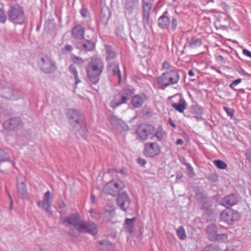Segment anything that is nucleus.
I'll list each match as a JSON object with an SVG mask.
<instances>
[{
  "mask_svg": "<svg viewBox=\"0 0 251 251\" xmlns=\"http://www.w3.org/2000/svg\"><path fill=\"white\" fill-rule=\"evenodd\" d=\"M61 223L66 226H73L76 230L80 233H87L95 236L98 232L95 223L91 221H84L78 213H73L65 218Z\"/></svg>",
  "mask_w": 251,
  "mask_h": 251,
  "instance_id": "obj_1",
  "label": "nucleus"
},
{
  "mask_svg": "<svg viewBox=\"0 0 251 251\" xmlns=\"http://www.w3.org/2000/svg\"><path fill=\"white\" fill-rule=\"evenodd\" d=\"M67 116L71 125L80 127V134L84 136L87 133V127L84 115L75 109H69Z\"/></svg>",
  "mask_w": 251,
  "mask_h": 251,
  "instance_id": "obj_2",
  "label": "nucleus"
},
{
  "mask_svg": "<svg viewBox=\"0 0 251 251\" xmlns=\"http://www.w3.org/2000/svg\"><path fill=\"white\" fill-rule=\"evenodd\" d=\"M7 15L9 20L15 25H22L25 23L26 16L24 10L19 4H10Z\"/></svg>",
  "mask_w": 251,
  "mask_h": 251,
  "instance_id": "obj_3",
  "label": "nucleus"
},
{
  "mask_svg": "<svg viewBox=\"0 0 251 251\" xmlns=\"http://www.w3.org/2000/svg\"><path fill=\"white\" fill-rule=\"evenodd\" d=\"M179 79V75L176 70H170L163 73L161 76L157 79L158 84L162 86V89H164L170 85L176 83Z\"/></svg>",
  "mask_w": 251,
  "mask_h": 251,
  "instance_id": "obj_4",
  "label": "nucleus"
},
{
  "mask_svg": "<svg viewBox=\"0 0 251 251\" xmlns=\"http://www.w3.org/2000/svg\"><path fill=\"white\" fill-rule=\"evenodd\" d=\"M103 68L102 64H89L87 73L92 83L96 84L99 81Z\"/></svg>",
  "mask_w": 251,
  "mask_h": 251,
  "instance_id": "obj_5",
  "label": "nucleus"
},
{
  "mask_svg": "<svg viewBox=\"0 0 251 251\" xmlns=\"http://www.w3.org/2000/svg\"><path fill=\"white\" fill-rule=\"evenodd\" d=\"M161 147L156 142H147L144 144L143 153L149 157H153L161 152Z\"/></svg>",
  "mask_w": 251,
  "mask_h": 251,
  "instance_id": "obj_6",
  "label": "nucleus"
},
{
  "mask_svg": "<svg viewBox=\"0 0 251 251\" xmlns=\"http://www.w3.org/2000/svg\"><path fill=\"white\" fill-rule=\"evenodd\" d=\"M220 218L222 221L229 225L238 220L239 214L233 209L226 208L221 212Z\"/></svg>",
  "mask_w": 251,
  "mask_h": 251,
  "instance_id": "obj_7",
  "label": "nucleus"
},
{
  "mask_svg": "<svg viewBox=\"0 0 251 251\" xmlns=\"http://www.w3.org/2000/svg\"><path fill=\"white\" fill-rule=\"evenodd\" d=\"M154 130V127L150 124H141L138 126L136 131L139 138L142 140H146L148 137Z\"/></svg>",
  "mask_w": 251,
  "mask_h": 251,
  "instance_id": "obj_8",
  "label": "nucleus"
},
{
  "mask_svg": "<svg viewBox=\"0 0 251 251\" xmlns=\"http://www.w3.org/2000/svg\"><path fill=\"white\" fill-rule=\"evenodd\" d=\"M116 202L117 205L122 210L126 212L127 210L129 208L131 200L126 192H123L118 194Z\"/></svg>",
  "mask_w": 251,
  "mask_h": 251,
  "instance_id": "obj_9",
  "label": "nucleus"
},
{
  "mask_svg": "<svg viewBox=\"0 0 251 251\" xmlns=\"http://www.w3.org/2000/svg\"><path fill=\"white\" fill-rule=\"evenodd\" d=\"M171 98L176 99V101H172L171 102V106L176 111L181 113H183L184 110L186 108V102L181 95L177 94L169 98V99Z\"/></svg>",
  "mask_w": 251,
  "mask_h": 251,
  "instance_id": "obj_10",
  "label": "nucleus"
},
{
  "mask_svg": "<svg viewBox=\"0 0 251 251\" xmlns=\"http://www.w3.org/2000/svg\"><path fill=\"white\" fill-rule=\"evenodd\" d=\"M109 121L113 127L120 132L127 131L128 127L127 124L122 119L116 116H112L109 118Z\"/></svg>",
  "mask_w": 251,
  "mask_h": 251,
  "instance_id": "obj_11",
  "label": "nucleus"
},
{
  "mask_svg": "<svg viewBox=\"0 0 251 251\" xmlns=\"http://www.w3.org/2000/svg\"><path fill=\"white\" fill-rule=\"evenodd\" d=\"M50 196L51 193L50 191L46 192L44 195L43 200L39 201L37 203L39 206L43 208L49 214H51L50 208L52 204V199L50 198Z\"/></svg>",
  "mask_w": 251,
  "mask_h": 251,
  "instance_id": "obj_12",
  "label": "nucleus"
},
{
  "mask_svg": "<svg viewBox=\"0 0 251 251\" xmlns=\"http://www.w3.org/2000/svg\"><path fill=\"white\" fill-rule=\"evenodd\" d=\"M13 89V84L6 81H3V86L1 88V93H0V96L7 99L16 100L18 99V97L14 96L11 94Z\"/></svg>",
  "mask_w": 251,
  "mask_h": 251,
  "instance_id": "obj_13",
  "label": "nucleus"
},
{
  "mask_svg": "<svg viewBox=\"0 0 251 251\" xmlns=\"http://www.w3.org/2000/svg\"><path fill=\"white\" fill-rule=\"evenodd\" d=\"M25 180V178L23 176L17 177V192L22 199H26L28 197L27 188Z\"/></svg>",
  "mask_w": 251,
  "mask_h": 251,
  "instance_id": "obj_14",
  "label": "nucleus"
},
{
  "mask_svg": "<svg viewBox=\"0 0 251 251\" xmlns=\"http://www.w3.org/2000/svg\"><path fill=\"white\" fill-rule=\"evenodd\" d=\"M143 2V23L144 26H146L149 24L150 11L152 7L151 2L150 0H142Z\"/></svg>",
  "mask_w": 251,
  "mask_h": 251,
  "instance_id": "obj_15",
  "label": "nucleus"
},
{
  "mask_svg": "<svg viewBox=\"0 0 251 251\" xmlns=\"http://www.w3.org/2000/svg\"><path fill=\"white\" fill-rule=\"evenodd\" d=\"M20 124V118L19 117H14L5 121L3 124V126L6 129L12 130L17 127Z\"/></svg>",
  "mask_w": 251,
  "mask_h": 251,
  "instance_id": "obj_16",
  "label": "nucleus"
},
{
  "mask_svg": "<svg viewBox=\"0 0 251 251\" xmlns=\"http://www.w3.org/2000/svg\"><path fill=\"white\" fill-rule=\"evenodd\" d=\"M72 36L76 40H82L84 37V28L80 25L74 26L72 29Z\"/></svg>",
  "mask_w": 251,
  "mask_h": 251,
  "instance_id": "obj_17",
  "label": "nucleus"
},
{
  "mask_svg": "<svg viewBox=\"0 0 251 251\" xmlns=\"http://www.w3.org/2000/svg\"><path fill=\"white\" fill-rule=\"evenodd\" d=\"M168 11H165L163 15L160 16L158 19V24L159 27L163 29H168L170 25V20L166 16Z\"/></svg>",
  "mask_w": 251,
  "mask_h": 251,
  "instance_id": "obj_18",
  "label": "nucleus"
},
{
  "mask_svg": "<svg viewBox=\"0 0 251 251\" xmlns=\"http://www.w3.org/2000/svg\"><path fill=\"white\" fill-rule=\"evenodd\" d=\"M127 100L125 96L119 92L114 97V100L111 102L113 108H115L121 104L126 103Z\"/></svg>",
  "mask_w": 251,
  "mask_h": 251,
  "instance_id": "obj_19",
  "label": "nucleus"
},
{
  "mask_svg": "<svg viewBox=\"0 0 251 251\" xmlns=\"http://www.w3.org/2000/svg\"><path fill=\"white\" fill-rule=\"evenodd\" d=\"M136 218L133 217L131 219L126 218L124 224V227L126 232L133 233L135 230V221Z\"/></svg>",
  "mask_w": 251,
  "mask_h": 251,
  "instance_id": "obj_20",
  "label": "nucleus"
},
{
  "mask_svg": "<svg viewBox=\"0 0 251 251\" xmlns=\"http://www.w3.org/2000/svg\"><path fill=\"white\" fill-rule=\"evenodd\" d=\"M206 232L208 235L209 239L211 241H216L215 237L217 234V227L214 224L209 225L206 227Z\"/></svg>",
  "mask_w": 251,
  "mask_h": 251,
  "instance_id": "obj_21",
  "label": "nucleus"
},
{
  "mask_svg": "<svg viewBox=\"0 0 251 251\" xmlns=\"http://www.w3.org/2000/svg\"><path fill=\"white\" fill-rule=\"evenodd\" d=\"M146 96L144 94L141 95H135L131 100V103L135 108H139L142 106L144 100H146Z\"/></svg>",
  "mask_w": 251,
  "mask_h": 251,
  "instance_id": "obj_22",
  "label": "nucleus"
},
{
  "mask_svg": "<svg viewBox=\"0 0 251 251\" xmlns=\"http://www.w3.org/2000/svg\"><path fill=\"white\" fill-rule=\"evenodd\" d=\"M237 200L234 194H230L226 197L222 201V204L227 207H229L234 205Z\"/></svg>",
  "mask_w": 251,
  "mask_h": 251,
  "instance_id": "obj_23",
  "label": "nucleus"
},
{
  "mask_svg": "<svg viewBox=\"0 0 251 251\" xmlns=\"http://www.w3.org/2000/svg\"><path fill=\"white\" fill-rule=\"evenodd\" d=\"M166 137L165 132L161 127H158L154 134L151 136V140L152 141H161Z\"/></svg>",
  "mask_w": 251,
  "mask_h": 251,
  "instance_id": "obj_24",
  "label": "nucleus"
},
{
  "mask_svg": "<svg viewBox=\"0 0 251 251\" xmlns=\"http://www.w3.org/2000/svg\"><path fill=\"white\" fill-rule=\"evenodd\" d=\"M99 244L101 246L100 250L102 251H113L115 248L113 244L106 240L99 241Z\"/></svg>",
  "mask_w": 251,
  "mask_h": 251,
  "instance_id": "obj_25",
  "label": "nucleus"
},
{
  "mask_svg": "<svg viewBox=\"0 0 251 251\" xmlns=\"http://www.w3.org/2000/svg\"><path fill=\"white\" fill-rule=\"evenodd\" d=\"M195 193V197L199 205L203 202H204V201L208 199L207 196L204 194L203 192L201 191L199 189H197Z\"/></svg>",
  "mask_w": 251,
  "mask_h": 251,
  "instance_id": "obj_26",
  "label": "nucleus"
},
{
  "mask_svg": "<svg viewBox=\"0 0 251 251\" xmlns=\"http://www.w3.org/2000/svg\"><path fill=\"white\" fill-rule=\"evenodd\" d=\"M41 70L46 74H51L54 72L56 67L55 64H41Z\"/></svg>",
  "mask_w": 251,
  "mask_h": 251,
  "instance_id": "obj_27",
  "label": "nucleus"
},
{
  "mask_svg": "<svg viewBox=\"0 0 251 251\" xmlns=\"http://www.w3.org/2000/svg\"><path fill=\"white\" fill-rule=\"evenodd\" d=\"M110 184H112L111 181L108 182L104 187L103 191L107 194L110 195L113 197H115L118 195L117 191L114 188V186L112 187Z\"/></svg>",
  "mask_w": 251,
  "mask_h": 251,
  "instance_id": "obj_28",
  "label": "nucleus"
},
{
  "mask_svg": "<svg viewBox=\"0 0 251 251\" xmlns=\"http://www.w3.org/2000/svg\"><path fill=\"white\" fill-rule=\"evenodd\" d=\"M191 111L193 114L196 115L195 118L197 119H199L201 114L204 112L202 107L197 104L192 106Z\"/></svg>",
  "mask_w": 251,
  "mask_h": 251,
  "instance_id": "obj_29",
  "label": "nucleus"
},
{
  "mask_svg": "<svg viewBox=\"0 0 251 251\" xmlns=\"http://www.w3.org/2000/svg\"><path fill=\"white\" fill-rule=\"evenodd\" d=\"M200 205L201 206V209L205 210L207 214H210L211 213L212 204L208 199L200 204Z\"/></svg>",
  "mask_w": 251,
  "mask_h": 251,
  "instance_id": "obj_30",
  "label": "nucleus"
},
{
  "mask_svg": "<svg viewBox=\"0 0 251 251\" xmlns=\"http://www.w3.org/2000/svg\"><path fill=\"white\" fill-rule=\"evenodd\" d=\"M188 44H189V46L193 49H195L198 47H199L201 45V40L200 39L196 38L195 37H192L190 40L188 42Z\"/></svg>",
  "mask_w": 251,
  "mask_h": 251,
  "instance_id": "obj_31",
  "label": "nucleus"
},
{
  "mask_svg": "<svg viewBox=\"0 0 251 251\" xmlns=\"http://www.w3.org/2000/svg\"><path fill=\"white\" fill-rule=\"evenodd\" d=\"M112 184H110L112 187L114 186L115 191L117 192L118 194L120 193L125 187V185L124 182L122 181H111Z\"/></svg>",
  "mask_w": 251,
  "mask_h": 251,
  "instance_id": "obj_32",
  "label": "nucleus"
},
{
  "mask_svg": "<svg viewBox=\"0 0 251 251\" xmlns=\"http://www.w3.org/2000/svg\"><path fill=\"white\" fill-rule=\"evenodd\" d=\"M95 47L94 43L90 40H86L81 45V48L86 51H91Z\"/></svg>",
  "mask_w": 251,
  "mask_h": 251,
  "instance_id": "obj_33",
  "label": "nucleus"
},
{
  "mask_svg": "<svg viewBox=\"0 0 251 251\" xmlns=\"http://www.w3.org/2000/svg\"><path fill=\"white\" fill-rule=\"evenodd\" d=\"M120 93L125 96L126 100L130 99L134 93V89L130 88H125L123 89Z\"/></svg>",
  "mask_w": 251,
  "mask_h": 251,
  "instance_id": "obj_34",
  "label": "nucleus"
},
{
  "mask_svg": "<svg viewBox=\"0 0 251 251\" xmlns=\"http://www.w3.org/2000/svg\"><path fill=\"white\" fill-rule=\"evenodd\" d=\"M176 234L180 240H184L186 237L185 229L182 226L176 229Z\"/></svg>",
  "mask_w": 251,
  "mask_h": 251,
  "instance_id": "obj_35",
  "label": "nucleus"
},
{
  "mask_svg": "<svg viewBox=\"0 0 251 251\" xmlns=\"http://www.w3.org/2000/svg\"><path fill=\"white\" fill-rule=\"evenodd\" d=\"M135 6L134 0H126L125 3V8L129 12L131 13Z\"/></svg>",
  "mask_w": 251,
  "mask_h": 251,
  "instance_id": "obj_36",
  "label": "nucleus"
},
{
  "mask_svg": "<svg viewBox=\"0 0 251 251\" xmlns=\"http://www.w3.org/2000/svg\"><path fill=\"white\" fill-rule=\"evenodd\" d=\"M106 60L109 61L114 59L116 56L115 52L111 49L110 47L106 48Z\"/></svg>",
  "mask_w": 251,
  "mask_h": 251,
  "instance_id": "obj_37",
  "label": "nucleus"
},
{
  "mask_svg": "<svg viewBox=\"0 0 251 251\" xmlns=\"http://www.w3.org/2000/svg\"><path fill=\"white\" fill-rule=\"evenodd\" d=\"M206 178L211 182H216L219 179V176L216 173H212L207 175Z\"/></svg>",
  "mask_w": 251,
  "mask_h": 251,
  "instance_id": "obj_38",
  "label": "nucleus"
},
{
  "mask_svg": "<svg viewBox=\"0 0 251 251\" xmlns=\"http://www.w3.org/2000/svg\"><path fill=\"white\" fill-rule=\"evenodd\" d=\"M9 159L8 154L3 150L0 148V164L3 162L8 161Z\"/></svg>",
  "mask_w": 251,
  "mask_h": 251,
  "instance_id": "obj_39",
  "label": "nucleus"
},
{
  "mask_svg": "<svg viewBox=\"0 0 251 251\" xmlns=\"http://www.w3.org/2000/svg\"><path fill=\"white\" fill-rule=\"evenodd\" d=\"M201 251H220V250L217 245L210 244L206 246Z\"/></svg>",
  "mask_w": 251,
  "mask_h": 251,
  "instance_id": "obj_40",
  "label": "nucleus"
},
{
  "mask_svg": "<svg viewBox=\"0 0 251 251\" xmlns=\"http://www.w3.org/2000/svg\"><path fill=\"white\" fill-rule=\"evenodd\" d=\"M213 163L218 168L220 169H225L227 167V164L221 160H214Z\"/></svg>",
  "mask_w": 251,
  "mask_h": 251,
  "instance_id": "obj_41",
  "label": "nucleus"
},
{
  "mask_svg": "<svg viewBox=\"0 0 251 251\" xmlns=\"http://www.w3.org/2000/svg\"><path fill=\"white\" fill-rule=\"evenodd\" d=\"M80 13L82 17L85 19L87 21L90 20V14L89 11L87 9L85 8H82L80 10Z\"/></svg>",
  "mask_w": 251,
  "mask_h": 251,
  "instance_id": "obj_42",
  "label": "nucleus"
},
{
  "mask_svg": "<svg viewBox=\"0 0 251 251\" xmlns=\"http://www.w3.org/2000/svg\"><path fill=\"white\" fill-rule=\"evenodd\" d=\"M113 74L114 75H117L119 77V82L121 81V71L120 70V69L118 66H115L113 68Z\"/></svg>",
  "mask_w": 251,
  "mask_h": 251,
  "instance_id": "obj_43",
  "label": "nucleus"
},
{
  "mask_svg": "<svg viewBox=\"0 0 251 251\" xmlns=\"http://www.w3.org/2000/svg\"><path fill=\"white\" fill-rule=\"evenodd\" d=\"M241 81H242V79L240 78H239L234 80L232 83H231L229 84V86L233 90L237 91V90L234 88V86L239 84V83H240L241 82Z\"/></svg>",
  "mask_w": 251,
  "mask_h": 251,
  "instance_id": "obj_44",
  "label": "nucleus"
},
{
  "mask_svg": "<svg viewBox=\"0 0 251 251\" xmlns=\"http://www.w3.org/2000/svg\"><path fill=\"white\" fill-rule=\"evenodd\" d=\"M224 109L226 112L227 115L231 118H232L234 115V110L228 107L224 106Z\"/></svg>",
  "mask_w": 251,
  "mask_h": 251,
  "instance_id": "obj_45",
  "label": "nucleus"
},
{
  "mask_svg": "<svg viewBox=\"0 0 251 251\" xmlns=\"http://www.w3.org/2000/svg\"><path fill=\"white\" fill-rule=\"evenodd\" d=\"M6 21V16L4 10L0 8V23H5Z\"/></svg>",
  "mask_w": 251,
  "mask_h": 251,
  "instance_id": "obj_46",
  "label": "nucleus"
},
{
  "mask_svg": "<svg viewBox=\"0 0 251 251\" xmlns=\"http://www.w3.org/2000/svg\"><path fill=\"white\" fill-rule=\"evenodd\" d=\"M73 47L70 45H66L62 49V52L63 53H66L68 52H70L73 50Z\"/></svg>",
  "mask_w": 251,
  "mask_h": 251,
  "instance_id": "obj_47",
  "label": "nucleus"
},
{
  "mask_svg": "<svg viewBox=\"0 0 251 251\" xmlns=\"http://www.w3.org/2000/svg\"><path fill=\"white\" fill-rule=\"evenodd\" d=\"M227 238V235L226 234H217L215 238L216 241L224 240L226 239Z\"/></svg>",
  "mask_w": 251,
  "mask_h": 251,
  "instance_id": "obj_48",
  "label": "nucleus"
},
{
  "mask_svg": "<svg viewBox=\"0 0 251 251\" xmlns=\"http://www.w3.org/2000/svg\"><path fill=\"white\" fill-rule=\"evenodd\" d=\"M69 71L74 75V76L77 75V71L74 64H72L70 66Z\"/></svg>",
  "mask_w": 251,
  "mask_h": 251,
  "instance_id": "obj_49",
  "label": "nucleus"
},
{
  "mask_svg": "<svg viewBox=\"0 0 251 251\" xmlns=\"http://www.w3.org/2000/svg\"><path fill=\"white\" fill-rule=\"evenodd\" d=\"M171 26L173 30H175L176 29L177 27V21L175 18H173L172 20Z\"/></svg>",
  "mask_w": 251,
  "mask_h": 251,
  "instance_id": "obj_50",
  "label": "nucleus"
},
{
  "mask_svg": "<svg viewBox=\"0 0 251 251\" xmlns=\"http://www.w3.org/2000/svg\"><path fill=\"white\" fill-rule=\"evenodd\" d=\"M237 71L242 75L247 76H251V74H249L247 73H246L242 68H237Z\"/></svg>",
  "mask_w": 251,
  "mask_h": 251,
  "instance_id": "obj_51",
  "label": "nucleus"
},
{
  "mask_svg": "<svg viewBox=\"0 0 251 251\" xmlns=\"http://www.w3.org/2000/svg\"><path fill=\"white\" fill-rule=\"evenodd\" d=\"M71 59L74 63H81L82 61L81 58L73 55H72Z\"/></svg>",
  "mask_w": 251,
  "mask_h": 251,
  "instance_id": "obj_52",
  "label": "nucleus"
},
{
  "mask_svg": "<svg viewBox=\"0 0 251 251\" xmlns=\"http://www.w3.org/2000/svg\"><path fill=\"white\" fill-rule=\"evenodd\" d=\"M245 155L246 159L251 163V148L247 151Z\"/></svg>",
  "mask_w": 251,
  "mask_h": 251,
  "instance_id": "obj_53",
  "label": "nucleus"
},
{
  "mask_svg": "<svg viewBox=\"0 0 251 251\" xmlns=\"http://www.w3.org/2000/svg\"><path fill=\"white\" fill-rule=\"evenodd\" d=\"M11 94H13L14 96L18 97L19 99L21 97V92L16 89H12Z\"/></svg>",
  "mask_w": 251,
  "mask_h": 251,
  "instance_id": "obj_54",
  "label": "nucleus"
},
{
  "mask_svg": "<svg viewBox=\"0 0 251 251\" xmlns=\"http://www.w3.org/2000/svg\"><path fill=\"white\" fill-rule=\"evenodd\" d=\"M243 53L244 55L251 58V52L250 50L247 49H244L243 50Z\"/></svg>",
  "mask_w": 251,
  "mask_h": 251,
  "instance_id": "obj_55",
  "label": "nucleus"
},
{
  "mask_svg": "<svg viewBox=\"0 0 251 251\" xmlns=\"http://www.w3.org/2000/svg\"><path fill=\"white\" fill-rule=\"evenodd\" d=\"M137 162L140 164L142 166H144L146 163L145 159L142 158H138L137 159Z\"/></svg>",
  "mask_w": 251,
  "mask_h": 251,
  "instance_id": "obj_56",
  "label": "nucleus"
},
{
  "mask_svg": "<svg viewBox=\"0 0 251 251\" xmlns=\"http://www.w3.org/2000/svg\"><path fill=\"white\" fill-rule=\"evenodd\" d=\"M142 50L145 52V54L144 55V56H146L150 53V50L146 47L143 48Z\"/></svg>",
  "mask_w": 251,
  "mask_h": 251,
  "instance_id": "obj_57",
  "label": "nucleus"
},
{
  "mask_svg": "<svg viewBox=\"0 0 251 251\" xmlns=\"http://www.w3.org/2000/svg\"><path fill=\"white\" fill-rule=\"evenodd\" d=\"M74 77H75V86H76L77 84L80 82V80L79 79L78 75H76L74 76Z\"/></svg>",
  "mask_w": 251,
  "mask_h": 251,
  "instance_id": "obj_58",
  "label": "nucleus"
},
{
  "mask_svg": "<svg viewBox=\"0 0 251 251\" xmlns=\"http://www.w3.org/2000/svg\"><path fill=\"white\" fill-rule=\"evenodd\" d=\"M169 123L172 127H175L176 126L175 123L171 119L169 120Z\"/></svg>",
  "mask_w": 251,
  "mask_h": 251,
  "instance_id": "obj_59",
  "label": "nucleus"
},
{
  "mask_svg": "<svg viewBox=\"0 0 251 251\" xmlns=\"http://www.w3.org/2000/svg\"><path fill=\"white\" fill-rule=\"evenodd\" d=\"M183 143V141L181 139H178L176 140V145H182Z\"/></svg>",
  "mask_w": 251,
  "mask_h": 251,
  "instance_id": "obj_60",
  "label": "nucleus"
},
{
  "mask_svg": "<svg viewBox=\"0 0 251 251\" xmlns=\"http://www.w3.org/2000/svg\"><path fill=\"white\" fill-rule=\"evenodd\" d=\"M186 167H187V169L190 171H193V168L191 166V165L189 163H187L186 164Z\"/></svg>",
  "mask_w": 251,
  "mask_h": 251,
  "instance_id": "obj_61",
  "label": "nucleus"
},
{
  "mask_svg": "<svg viewBox=\"0 0 251 251\" xmlns=\"http://www.w3.org/2000/svg\"><path fill=\"white\" fill-rule=\"evenodd\" d=\"M91 201L93 203H95L96 202V198L94 194L91 195Z\"/></svg>",
  "mask_w": 251,
  "mask_h": 251,
  "instance_id": "obj_62",
  "label": "nucleus"
},
{
  "mask_svg": "<svg viewBox=\"0 0 251 251\" xmlns=\"http://www.w3.org/2000/svg\"><path fill=\"white\" fill-rule=\"evenodd\" d=\"M3 81L4 80H0V93H1V88H2L3 86Z\"/></svg>",
  "mask_w": 251,
  "mask_h": 251,
  "instance_id": "obj_63",
  "label": "nucleus"
},
{
  "mask_svg": "<svg viewBox=\"0 0 251 251\" xmlns=\"http://www.w3.org/2000/svg\"><path fill=\"white\" fill-rule=\"evenodd\" d=\"M120 173L125 176L127 175V172L125 169H121L120 170Z\"/></svg>",
  "mask_w": 251,
  "mask_h": 251,
  "instance_id": "obj_64",
  "label": "nucleus"
}]
</instances>
